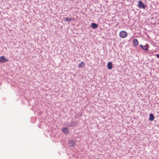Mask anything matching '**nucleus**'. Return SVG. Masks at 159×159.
<instances>
[{
	"label": "nucleus",
	"instance_id": "f257e3e1",
	"mask_svg": "<svg viewBox=\"0 0 159 159\" xmlns=\"http://www.w3.org/2000/svg\"><path fill=\"white\" fill-rule=\"evenodd\" d=\"M120 36L122 38H125L127 36V33L125 31H120L119 34Z\"/></svg>",
	"mask_w": 159,
	"mask_h": 159
},
{
	"label": "nucleus",
	"instance_id": "f03ea898",
	"mask_svg": "<svg viewBox=\"0 0 159 159\" xmlns=\"http://www.w3.org/2000/svg\"><path fill=\"white\" fill-rule=\"evenodd\" d=\"M9 61L8 59L5 58L4 57L1 56L0 57V62L5 63Z\"/></svg>",
	"mask_w": 159,
	"mask_h": 159
},
{
	"label": "nucleus",
	"instance_id": "7ed1b4c3",
	"mask_svg": "<svg viewBox=\"0 0 159 159\" xmlns=\"http://www.w3.org/2000/svg\"><path fill=\"white\" fill-rule=\"evenodd\" d=\"M138 7L140 8L144 9L145 8V5L140 1L138 2Z\"/></svg>",
	"mask_w": 159,
	"mask_h": 159
},
{
	"label": "nucleus",
	"instance_id": "20e7f679",
	"mask_svg": "<svg viewBox=\"0 0 159 159\" xmlns=\"http://www.w3.org/2000/svg\"><path fill=\"white\" fill-rule=\"evenodd\" d=\"M140 47L143 50H145L146 51H148V48L149 47L148 46L145 45V46H143L142 44H140Z\"/></svg>",
	"mask_w": 159,
	"mask_h": 159
},
{
	"label": "nucleus",
	"instance_id": "39448f33",
	"mask_svg": "<svg viewBox=\"0 0 159 159\" xmlns=\"http://www.w3.org/2000/svg\"><path fill=\"white\" fill-rule=\"evenodd\" d=\"M62 132L65 134H67L68 133L69 131L67 128L64 127L62 129Z\"/></svg>",
	"mask_w": 159,
	"mask_h": 159
},
{
	"label": "nucleus",
	"instance_id": "423d86ee",
	"mask_svg": "<svg viewBox=\"0 0 159 159\" xmlns=\"http://www.w3.org/2000/svg\"><path fill=\"white\" fill-rule=\"evenodd\" d=\"M107 67L108 69L111 70L112 67V64L111 62H109L107 64Z\"/></svg>",
	"mask_w": 159,
	"mask_h": 159
},
{
	"label": "nucleus",
	"instance_id": "0eeeda50",
	"mask_svg": "<svg viewBox=\"0 0 159 159\" xmlns=\"http://www.w3.org/2000/svg\"><path fill=\"white\" fill-rule=\"evenodd\" d=\"M134 46L135 47L137 46L139 44V42L137 39H134L133 40Z\"/></svg>",
	"mask_w": 159,
	"mask_h": 159
},
{
	"label": "nucleus",
	"instance_id": "6e6552de",
	"mask_svg": "<svg viewBox=\"0 0 159 159\" xmlns=\"http://www.w3.org/2000/svg\"><path fill=\"white\" fill-rule=\"evenodd\" d=\"M154 115L152 114H151L149 115V120L150 121H153L154 120Z\"/></svg>",
	"mask_w": 159,
	"mask_h": 159
},
{
	"label": "nucleus",
	"instance_id": "1a4fd4ad",
	"mask_svg": "<svg viewBox=\"0 0 159 159\" xmlns=\"http://www.w3.org/2000/svg\"><path fill=\"white\" fill-rule=\"evenodd\" d=\"M69 143L71 147L74 146L75 145V142L73 141H70Z\"/></svg>",
	"mask_w": 159,
	"mask_h": 159
},
{
	"label": "nucleus",
	"instance_id": "9d476101",
	"mask_svg": "<svg viewBox=\"0 0 159 159\" xmlns=\"http://www.w3.org/2000/svg\"><path fill=\"white\" fill-rule=\"evenodd\" d=\"M64 19L65 20L67 21V22H69L70 21H71L72 20H74V18H67L65 17L64 18Z\"/></svg>",
	"mask_w": 159,
	"mask_h": 159
},
{
	"label": "nucleus",
	"instance_id": "9b49d317",
	"mask_svg": "<svg viewBox=\"0 0 159 159\" xmlns=\"http://www.w3.org/2000/svg\"><path fill=\"white\" fill-rule=\"evenodd\" d=\"M91 26L93 29L96 28L98 27V25L94 23H92L91 25Z\"/></svg>",
	"mask_w": 159,
	"mask_h": 159
},
{
	"label": "nucleus",
	"instance_id": "f8f14e48",
	"mask_svg": "<svg viewBox=\"0 0 159 159\" xmlns=\"http://www.w3.org/2000/svg\"><path fill=\"white\" fill-rule=\"evenodd\" d=\"M85 64L84 61H82L79 64V66L80 68H83L84 67Z\"/></svg>",
	"mask_w": 159,
	"mask_h": 159
},
{
	"label": "nucleus",
	"instance_id": "ddd939ff",
	"mask_svg": "<svg viewBox=\"0 0 159 159\" xmlns=\"http://www.w3.org/2000/svg\"><path fill=\"white\" fill-rule=\"evenodd\" d=\"M156 56L157 58H159V54H157L156 55Z\"/></svg>",
	"mask_w": 159,
	"mask_h": 159
},
{
	"label": "nucleus",
	"instance_id": "4468645a",
	"mask_svg": "<svg viewBox=\"0 0 159 159\" xmlns=\"http://www.w3.org/2000/svg\"><path fill=\"white\" fill-rule=\"evenodd\" d=\"M96 159H99V158H97Z\"/></svg>",
	"mask_w": 159,
	"mask_h": 159
}]
</instances>
